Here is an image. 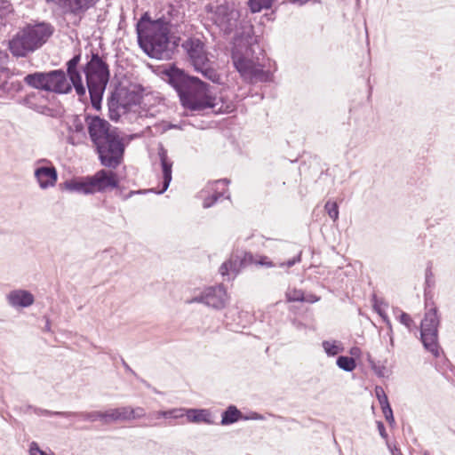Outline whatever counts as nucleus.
Masks as SVG:
<instances>
[{
  "instance_id": "3",
  "label": "nucleus",
  "mask_w": 455,
  "mask_h": 455,
  "mask_svg": "<svg viewBox=\"0 0 455 455\" xmlns=\"http://www.w3.org/2000/svg\"><path fill=\"white\" fill-rule=\"evenodd\" d=\"M60 189L71 194L92 196L105 193L118 186V175L114 171L100 169L92 175L72 177L60 183Z\"/></svg>"
},
{
  "instance_id": "6",
  "label": "nucleus",
  "mask_w": 455,
  "mask_h": 455,
  "mask_svg": "<svg viewBox=\"0 0 455 455\" xmlns=\"http://www.w3.org/2000/svg\"><path fill=\"white\" fill-rule=\"evenodd\" d=\"M433 298V291H424L426 312L420 323L419 333L420 341L425 350L431 353L434 357L437 358L440 355L438 328L441 323V316Z\"/></svg>"
},
{
  "instance_id": "30",
  "label": "nucleus",
  "mask_w": 455,
  "mask_h": 455,
  "mask_svg": "<svg viewBox=\"0 0 455 455\" xmlns=\"http://www.w3.org/2000/svg\"><path fill=\"white\" fill-rule=\"evenodd\" d=\"M185 411L186 408L184 407L172 408L169 410H161L158 415L162 416L163 419L168 420L167 425L172 426L174 424L172 422V420L184 418L186 415Z\"/></svg>"
},
{
  "instance_id": "16",
  "label": "nucleus",
  "mask_w": 455,
  "mask_h": 455,
  "mask_svg": "<svg viewBox=\"0 0 455 455\" xmlns=\"http://www.w3.org/2000/svg\"><path fill=\"white\" fill-rule=\"evenodd\" d=\"M38 166L35 169L34 175L43 189L53 187L58 180V172L53 164L46 159H38L36 163Z\"/></svg>"
},
{
  "instance_id": "10",
  "label": "nucleus",
  "mask_w": 455,
  "mask_h": 455,
  "mask_svg": "<svg viewBox=\"0 0 455 455\" xmlns=\"http://www.w3.org/2000/svg\"><path fill=\"white\" fill-rule=\"evenodd\" d=\"M82 70L85 75L86 84L108 85L109 83V66L98 52L91 51V58Z\"/></svg>"
},
{
  "instance_id": "59",
  "label": "nucleus",
  "mask_w": 455,
  "mask_h": 455,
  "mask_svg": "<svg viewBox=\"0 0 455 455\" xmlns=\"http://www.w3.org/2000/svg\"><path fill=\"white\" fill-rule=\"evenodd\" d=\"M320 300V297L315 295V294H313V293H310V294H306L305 293V301L304 302H307V303H315L317 301Z\"/></svg>"
},
{
  "instance_id": "44",
  "label": "nucleus",
  "mask_w": 455,
  "mask_h": 455,
  "mask_svg": "<svg viewBox=\"0 0 455 455\" xmlns=\"http://www.w3.org/2000/svg\"><path fill=\"white\" fill-rule=\"evenodd\" d=\"M385 405L381 406V411L383 412V415L385 417V419L389 424L390 427H393L395 424L394 413L392 407L389 403H384Z\"/></svg>"
},
{
  "instance_id": "27",
  "label": "nucleus",
  "mask_w": 455,
  "mask_h": 455,
  "mask_svg": "<svg viewBox=\"0 0 455 455\" xmlns=\"http://www.w3.org/2000/svg\"><path fill=\"white\" fill-rule=\"evenodd\" d=\"M243 412L234 404L228 405L221 412L220 425L229 426L242 420Z\"/></svg>"
},
{
  "instance_id": "7",
  "label": "nucleus",
  "mask_w": 455,
  "mask_h": 455,
  "mask_svg": "<svg viewBox=\"0 0 455 455\" xmlns=\"http://www.w3.org/2000/svg\"><path fill=\"white\" fill-rule=\"evenodd\" d=\"M256 265L263 267H275L276 264L266 255H254L251 251L232 253L219 268V273L226 281H233L248 266Z\"/></svg>"
},
{
  "instance_id": "37",
  "label": "nucleus",
  "mask_w": 455,
  "mask_h": 455,
  "mask_svg": "<svg viewBox=\"0 0 455 455\" xmlns=\"http://www.w3.org/2000/svg\"><path fill=\"white\" fill-rule=\"evenodd\" d=\"M24 86L19 80L16 81H4L0 83V91L3 93H18L23 90Z\"/></svg>"
},
{
  "instance_id": "41",
  "label": "nucleus",
  "mask_w": 455,
  "mask_h": 455,
  "mask_svg": "<svg viewBox=\"0 0 455 455\" xmlns=\"http://www.w3.org/2000/svg\"><path fill=\"white\" fill-rule=\"evenodd\" d=\"M286 299L289 302H304L305 291L300 289H292L286 292Z\"/></svg>"
},
{
  "instance_id": "22",
  "label": "nucleus",
  "mask_w": 455,
  "mask_h": 455,
  "mask_svg": "<svg viewBox=\"0 0 455 455\" xmlns=\"http://www.w3.org/2000/svg\"><path fill=\"white\" fill-rule=\"evenodd\" d=\"M68 416L66 419H70L72 418H78L84 421L95 422L100 420L104 425L109 424L108 410L101 411H67Z\"/></svg>"
},
{
  "instance_id": "64",
  "label": "nucleus",
  "mask_w": 455,
  "mask_h": 455,
  "mask_svg": "<svg viewBox=\"0 0 455 455\" xmlns=\"http://www.w3.org/2000/svg\"><path fill=\"white\" fill-rule=\"evenodd\" d=\"M228 182H229V180L227 179H220V180H215L214 184L215 185H219V184L227 185Z\"/></svg>"
},
{
  "instance_id": "28",
  "label": "nucleus",
  "mask_w": 455,
  "mask_h": 455,
  "mask_svg": "<svg viewBox=\"0 0 455 455\" xmlns=\"http://www.w3.org/2000/svg\"><path fill=\"white\" fill-rule=\"evenodd\" d=\"M109 424L116 421H131V406H122L108 410Z\"/></svg>"
},
{
  "instance_id": "20",
  "label": "nucleus",
  "mask_w": 455,
  "mask_h": 455,
  "mask_svg": "<svg viewBox=\"0 0 455 455\" xmlns=\"http://www.w3.org/2000/svg\"><path fill=\"white\" fill-rule=\"evenodd\" d=\"M7 301L10 306L15 308H25L33 305L34 295L27 290H13L7 295Z\"/></svg>"
},
{
  "instance_id": "50",
  "label": "nucleus",
  "mask_w": 455,
  "mask_h": 455,
  "mask_svg": "<svg viewBox=\"0 0 455 455\" xmlns=\"http://www.w3.org/2000/svg\"><path fill=\"white\" fill-rule=\"evenodd\" d=\"M29 455H54L53 453H47L43 451L36 442H32L29 444Z\"/></svg>"
},
{
  "instance_id": "53",
  "label": "nucleus",
  "mask_w": 455,
  "mask_h": 455,
  "mask_svg": "<svg viewBox=\"0 0 455 455\" xmlns=\"http://www.w3.org/2000/svg\"><path fill=\"white\" fill-rule=\"evenodd\" d=\"M265 417L256 411H250L248 414L243 413L242 420H263Z\"/></svg>"
},
{
  "instance_id": "17",
  "label": "nucleus",
  "mask_w": 455,
  "mask_h": 455,
  "mask_svg": "<svg viewBox=\"0 0 455 455\" xmlns=\"http://www.w3.org/2000/svg\"><path fill=\"white\" fill-rule=\"evenodd\" d=\"M55 94H68L72 92V85L68 81L62 68L47 71L46 91Z\"/></svg>"
},
{
  "instance_id": "8",
  "label": "nucleus",
  "mask_w": 455,
  "mask_h": 455,
  "mask_svg": "<svg viewBox=\"0 0 455 455\" xmlns=\"http://www.w3.org/2000/svg\"><path fill=\"white\" fill-rule=\"evenodd\" d=\"M100 164L108 169L116 170L124 161L125 144L118 131L93 145Z\"/></svg>"
},
{
  "instance_id": "24",
  "label": "nucleus",
  "mask_w": 455,
  "mask_h": 455,
  "mask_svg": "<svg viewBox=\"0 0 455 455\" xmlns=\"http://www.w3.org/2000/svg\"><path fill=\"white\" fill-rule=\"evenodd\" d=\"M71 118L72 124L74 125L73 130L78 137V140H76V137L74 135H68L67 137V142L69 145L76 146L82 143L84 139H86V132L84 129V124L78 115H73Z\"/></svg>"
},
{
  "instance_id": "29",
  "label": "nucleus",
  "mask_w": 455,
  "mask_h": 455,
  "mask_svg": "<svg viewBox=\"0 0 455 455\" xmlns=\"http://www.w3.org/2000/svg\"><path fill=\"white\" fill-rule=\"evenodd\" d=\"M107 105L108 108V117L113 122H118L121 115L120 109L122 108L121 102L116 100L115 94H109L107 99Z\"/></svg>"
},
{
  "instance_id": "13",
  "label": "nucleus",
  "mask_w": 455,
  "mask_h": 455,
  "mask_svg": "<svg viewBox=\"0 0 455 455\" xmlns=\"http://www.w3.org/2000/svg\"><path fill=\"white\" fill-rule=\"evenodd\" d=\"M182 47L195 71H201L200 68L211 63L208 54L204 51V44L200 39L188 38L182 44Z\"/></svg>"
},
{
  "instance_id": "42",
  "label": "nucleus",
  "mask_w": 455,
  "mask_h": 455,
  "mask_svg": "<svg viewBox=\"0 0 455 455\" xmlns=\"http://www.w3.org/2000/svg\"><path fill=\"white\" fill-rule=\"evenodd\" d=\"M435 285V281L434 274L432 272V267L429 264L425 270L424 291H432Z\"/></svg>"
},
{
  "instance_id": "47",
  "label": "nucleus",
  "mask_w": 455,
  "mask_h": 455,
  "mask_svg": "<svg viewBox=\"0 0 455 455\" xmlns=\"http://www.w3.org/2000/svg\"><path fill=\"white\" fill-rule=\"evenodd\" d=\"M35 97H36V93L32 92L31 94H28L26 97H24L21 100L20 103L30 109L38 110L39 106L37 104L34 103L32 100L33 98H35Z\"/></svg>"
},
{
  "instance_id": "56",
  "label": "nucleus",
  "mask_w": 455,
  "mask_h": 455,
  "mask_svg": "<svg viewBox=\"0 0 455 455\" xmlns=\"http://www.w3.org/2000/svg\"><path fill=\"white\" fill-rule=\"evenodd\" d=\"M387 446L392 455H403L400 448H398L395 444H391L388 441H387Z\"/></svg>"
},
{
  "instance_id": "4",
  "label": "nucleus",
  "mask_w": 455,
  "mask_h": 455,
  "mask_svg": "<svg viewBox=\"0 0 455 455\" xmlns=\"http://www.w3.org/2000/svg\"><path fill=\"white\" fill-rule=\"evenodd\" d=\"M239 11L230 8L228 4H220L216 7L214 23L225 35L229 36L235 32V41H243L246 44L251 46L252 44L257 42L254 27L250 21H239Z\"/></svg>"
},
{
  "instance_id": "39",
  "label": "nucleus",
  "mask_w": 455,
  "mask_h": 455,
  "mask_svg": "<svg viewBox=\"0 0 455 455\" xmlns=\"http://www.w3.org/2000/svg\"><path fill=\"white\" fill-rule=\"evenodd\" d=\"M373 308L376 311V313L381 317L382 323H385V324L387 325V335H391L393 330L391 321L387 313L378 305V299L375 295L373 296Z\"/></svg>"
},
{
  "instance_id": "54",
  "label": "nucleus",
  "mask_w": 455,
  "mask_h": 455,
  "mask_svg": "<svg viewBox=\"0 0 455 455\" xmlns=\"http://www.w3.org/2000/svg\"><path fill=\"white\" fill-rule=\"evenodd\" d=\"M376 425H377V428H378V431L379 433V435L386 440V442L387 441V438H388V435L386 431V427L384 425V423L381 421V420H377L376 421Z\"/></svg>"
},
{
  "instance_id": "40",
  "label": "nucleus",
  "mask_w": 455,
  "mask_h": 455,
  "mask_svg": "<svg viewBox=\"0 0 455 455\" xmlns=\"http://www.w3.org/2000/svg\"><path fill=\"white\" fill-rule=\"evenodd\" d=\"M324 210L333 221H337L339 220V208L337 202L329 200L324 205Z\"/></svg>"
},
{
  "instance_id": "46",
  "label": "nucleus",
  "mask_w": 455,
  "mask_h": 455,
  "mask_svg": "<svg viewBox=\"0 0 455 455\" xmlns=\"http://www.w3.org/2000/svg\"><path fill=\"white\" fill-rule=\"evenodd\" d=\"M82 52L79 50L76 53L73 55V57L66 62V68L74 69L79 68V63L81 61Z\"/></svg>"
},
{
  "instance_id": "18",
  "label": "nucleus",
  "mask_w": 455,
  "mask_h": 455,
  "mask_svg": "<svg viewBox=\"0 0 455 455\" xmlns=\"http://www.w3.org/2000/svg\"><path fill=\"white\" fill-rule=\"evenodd\" d=\"M100 0H61L60 7L66 14H71L78 17L77 21H74L75 26H78L85 13L92 8H94Z\"/></svg>"
},
{
  "instance_id": "15",
  "label": "nucleus",
  "mask_w": 455,
  "mask_h": 455,
  "mask_svg": "<svg viewBox=\"0 0 455 455\" xmlns=\"http://www.w3.org/2000/svg\"><path fill=\"white\" fill-rule=\"evenodd\" d=\"M24 28L28 32V36L37 50L47 43L55 31L54 27L44 20L26 23Z\"/></svg>"
},
{
  "instance_id": "11",
  "label": "nucleus",
  "mask_w": 455,
  "mask_h": 455,
  "mask_svg": "<svg viewBox=\"0 0 455 455\" xmlns=\"http://www.w3.org/2000/svg\"><path fill=\"white\" fill-rule=\"evenodd\" d=\"M144 91L141 84H131L129 86H124L121 82H117L110 94L116 95V100L121 102L122 108L127 112L132 107L140 105Z\"/></svg>"
},
{
  "instance_id": "60",
  "label": "nucleus",
  "mask_w": 455,
  "mask_h": 455,
  "mask_svg": "<svg viewBox=\"0 0 455 455\" xmlns=\"http://www.w3.org/2000/svg\"><path fill=\"white\" fill-rule=\"evenodd\" d=\"M240 43L243 44L246 47V54L251 55V59H253V53L254 50L252 49L255 44H257V47H259V44H258V41L251 44V46L246 44L243 41H239Z\"/></svg>"
},
{
  "instance_id": "1",
  "label": "nucleus",
  "mask_w": 455,
  "mask_h": 455,
  "mask_svg": "<svg viewBox=\"0 0 455 455\" xmlns=\"http://www.w3.org/2000/svg\"><path fill=\"white\" fill-rule=\"evenodd\" d=\"M162 78L176 92L185 109L200 112L215 107V98L209 95V84L175 63L164 68Z\"/></svg>"
},
{
  "instance_id": "57",
  "label": "nucleus",
  "mask_w": 455,
  "mask_h": 455,
  "mask_svg": "<svg viewBox=\"0 0 455 455\" xmlns=\"http://www.w3.org/2000/svg\"><path fill=\"white\" fill-rule=\"evenodd\" d=\"M120 360H121L122 365L125 369V371L131 373L136 379H139V375L130 367V365L125 362V360L123 357H120Z\"/></svg>"
},
{
  "instance_id": "32",
  "label": "nucleus",
  "mask_w": 455,
  "mask_h": 455,
  "mask_svg": "<svg viewBox=\"0 0 455 455\" xmlns=\"http://www.w3.org/2000/svg\"><path fill=\"white\" fill-rule=\"evenodd\" d=\"M28 411H32L37 416H45V417H60V418L66 419V416L69 415V414H67V411H50L47 409L36 407L31 404H28L26 407V412H28Z\"/></svg>"
},
{
  "instance_id": "45",
  "label": "nucleus",
  "mask_w": 455,
  "mask_h": 455,
  "mask_svg": "<svg viewBox=\"0 0 455 455\" xmlns=\"http://www.w3.org/2000/svg\"><path fill=\"white\" fill-rule=\"evenodd\" d=\"M302 251L300 250L295 256L286 261L275 263L276 267L290 268L301 261Z\"/></svg>"
},
{
  "instance_id": "58",
  "label": "nucleus",
  "mask_w": 455,
  "mask_h": 455,
  "mask_svg": "<svg viewBox=\"0 0 455 455\" xmlns=\"http://www.w3.org/2000/svg\"><path fill=\"white\" fill-rule=\"evenodd\" d=\"M290 3L298 4L299 6H303L307 4L308 2H311L313 4H321V0H289Z\"/></svg>"
},
{
  "instance_id": "43",
  "label": "nucleus",
  "mask_w": 455,
  "mask_h": 455,
  "mask_svg": "<svg viewBox=\"0 0 455 455\" xmlns=\"http://www.w3.org/2000/svg\"><path fill=\"white\" fill-rule=\"evenodd\" d=\"M224 192L214 191L211 196H207L203 201V207L204 209L211 208L213 206L222 196Z\"/></svg>"
},
{
  "instance_id": "26",
  "label": "nucleus",
  "mask_w": 455,
  "mask_h": 455,
  "mask_svg": "<svg viewBox=\"0 0 455 455\" xmlns=\"http://www.w3.org/2000/svg\"><path fill=\"white\" fill-rule=\"evenodd\" d=\"M86 87L88 89L92 107L96 111H100L101 109L103 95L107 85H98L96 84H86Z\"/></svg>"
},
{
  "instance_id": "14",
  "label": "nucleus",
  "mask_w": 455,
  "mask_h": 455,
  "mask_svg": "<svg viewBox=\"0 0 455 455\" xmlns=\"http://www.w3.org/2000/svg\"><path fill=\"white\" fill-rule=\"evenodd\" d=\"M8 49L16 58H26L37 51L24 27L20 28L8 42Z\"/></svg>"
},
{
  "instance_id": "48",
  "label": "nucleus",
  "mask_w": 455,
  "mask_h": 455,
  "mask_svg": "<svg viewBox=\"0 0 455 455\" xmlns=\"http://www.w3.org/2000/svg\"><path fill=\"white\" fill-rule=\"evenodd\" d=\"M158 413H160V411H152V412H149V413L146 414L145 418L148 420V423L145 424L144 426L145 427H148V426H151V427L159 426V424L156 423V420L163 419V418H162V416H159Z\"/></svg>"
},
{
  "instance_id": "61",
  "label": "nucleus",
  "mask_w": 455,
  "mask_h": 455,
  "mask_svg": "<svg viewBox=\"0 0 455 455\" xmlns=\"http://www.w3.org/2000/svg\"><path fill=\"white\" fill-rule=\"evenodd\" d=\"M140 382H141L147 388L151 389L154 393L158 394L159 392L156 387H153L150 383H148L146 379L140 378L137 379Z\"/></svg>"
},
{
  "instance_id": "38",
  "label": "nucleus",
  "mask_w": 455,
  "mask_h": 455,
  "mask_svg": "<svg viewBox=\"0 0 455 455\" xmlns=\"http://www.w3.org/2000/svg\"><path fill=\"white\" fill-rule=\"evenodd\" d=\"M275 0H248L251 12L257 13L264 9H270Z\"/></svg>"
},
{
  "instance_id": "2",
  "label": "nucleus",
  "mask_w": 455,
  "mask_h": 455,
  "mask_svg": "<svg viewBox=\"0 0 455 455\" xmlns=\"http://www.w3.org/2000/svg\"><path fill=\"white\" fill-rule=\"evenodd\" d=\"M171 28L172 22L164 15L153 20L148 12L142 13L135 26L140 48L151 59H172L176 45L172 43Z\"/></svg>"
},
{
  "instance_id": "23",
  "label": "nucleus",
  "mask_w": 455,
  "mask_h": 455,
  "mask_svg": "<svg viewBox=\"0 0 455 455\" xmlns=\"http://www.w3.org/2000/svg\"><path fill=\"white\" fill-rule=\"evenodd\" d=\"M187 420L190 423H204L207 425H214L216 422L212 419V412L209 409L204 408H186L185 411Z\"/></svg>"
},
{
  "instance_id": "36",
  "label": "nucleus",
  "mask_w": 455,
  "mask_h": 455,
  "mask_svg": "<svg viewBox=\"0 0 455 455\" xmlns=\"http://www.w3.org/2000/svg\"><path fill=\"white\" fill-rule=\"evenodd\" d=\"M367 361L371 369L373 371V372L378 378H388L389 371L387 369L384 363H377L376 361L371 356V355H368Z\"/></svg>"
},
{
  "instance_id": "49",
  "label": "nucleus",
  "mask_w": 455,
  "mask_h": 455,
  "mask_svg": "<svg viewBox=\"0 0 455 455\" xmlns=\"http://www.w3.org/2000/svg\"><path fill=\"white\" fill-rule=\"evenodd\" d=\"M375 394H376V397L379 403L380 407L385 405L384 403H389L388 397L381 387L377 386L375 387Z\"/></svg>"
},
{
  "instance_id": "34",
  "label": "nucleus",
  "mask_w": 455,
  "mask_h": 455,
  "mask_svg": "<svg viewBox=\"0 0 455 455\" xmlns=\"http://www.w3.org/2000/svg\"><path fill=\"white\" fill-rule=\"evenodd\" d=\"M337 366L347 371L352 372L356 368L355 359L347 355H339L336 360Z\"/></svg>"
},
{
  "instance_id": "9",
  "label": "nucleus",
  "mask_w": 455,
  "mask_h": 455,
  "mask_svg": "<svg viewBox=\"0 0 455 455\" xmlns=\"http://www.w3.org/2000/svg\"><path fill=\"white\" fill-rule=\"evenodd\" d=\"M158 157L160 161V166L162 170V180L160 182L161 188L156 190V188H151L148 190V192H153L156 195L164 194L169 188L172 180V166L173 162L168 156V151L164 147L162 143L158 145ZM116 190V196L121 197L124 201L128 200L133 195L136 194H145L147 191L144 190H131L129 193H124V188L120 186V180L118 179V186L116 188H113L110 190Z\"/></svg>"
},
{
  "instance_id": "33",
  "label": "nucleus",
  "mask_w": 455,
  "mask_h": 455,
  "mask_svg": "<svg viewBox=\"0 0 455 455\" xmlns=\"http://www.w3.org/2000/svg\"><path fill=\"white\" fill-rule=\"evenodd\" d=\"M200 68H201V71H196V72L201 73L204 78H206V79L210 80L211 82L217 84H222L220 75L217 72V70L215 68H213L211 66V63L208 65H204Z\"/></svg>"
},
{
  "instance_id": "25",
  "label": "nucleus",
  "mask_w": 455,
  "mask_h": 455,
  "mask_svg": "<svg viewBox=\"0 0 455 455\" xmlns=\"http://www.w3.org/2000/svg\"><path fill=\"white\" fill-rule=\"evenodd\" d=\"M24 83L28 86L39 90L46 91L47 71H35L25 76Z\"/></svg>"
},
{
  "instance_id": "31",
  "label": "nucleus",
  "mask_w": 455,
  "mask_h": 455,
  "mask_svg": "<svg viewBox=\"0 0 455 455\" xmlns=\"http://www.w3.org/2000/svg\"><path fill=\"white\" fill-rule=\"evenodd\" d=\"M322 347L325 354L330 357L336 356L337 355L344 351V347L342 343L338 340H323L322 342Z\"/></svg>"
},
{
  "instance_id": "12",
  "label": "nucleus",
  "mask_w": 455,
  "mask_h": 455,
  "mask_svg": "<svg viewBox=\"0 0 455 455\" xmlns=\"http://www.w3.org/2000/svg\"><path fill=\"white\" fill-rule=\"evenodd\" d=\"M84 121L87 124V131L92 145L108 137L117 132V128H112L111 124L106 119L100 116L86 114Z\"/></svg>"
},
{
  "instance_id": "19",
  "label": "nucleus",
  "mask_w": 455,
  "mask_h": 455,
  "mask_svg": "<svg viewBox=\"0 0 455 455\" xmlns=\"http://www.w3.org/2000/svg\"><path fill=\"white\" fill-rule=\"evenodd\" d=\"M206 306L216 310L226 307L228 303L229 296L223 284L209 286L205 288Z\"/></svg>"
},
{
  "instance_id": "62",
  "label": "nucleus",
  "mask_w": 455,
  "mask_h": 455,
  "mask_svg": "<svg viewBox=\"0 0 455 455\" xmlns=\"http://www.w3.org/2000/svg\"><path fill=\"white\" fill-rule=\"evenodd\" d=\"M349 353L352 355L351 357L353 358L359 357L361 355V349L358 347H353L350 348Z\"/></svg>"
},
{
  "instance_id": "63",
  "label": "nucleus",
  "mask_w": 455,
  "mask_h": 455,
  "mask_svg": "<svg viewBox=\"0 0 455 455\" xmlns=\"http://www.w3.org/2000/svg\"><path fill=\"white\" fill-rule=\"evenodd\" d=\"M44 319L45 321V325H44V331H47V332H51L52 329H51V320H50V318L48 316L44 315Z\"/></svg>"
},
{
  "instance_id": "51",
  "label": "nucleus",
  "mask_w": 455,
  "mask_h": 455,
  "mask_svg": "<svg viewBox=\"0 0 455 455\" xmlns=\"http://www.w3.org/2000/svg\"><path fill=\"white\" fill-rule=\"evenodd\" d=\"M398 320L402 324H403L404 326H406L409 329L413 324V320H412L411 316L408 313L403 312V311L401 312V314L398 317Z\"/></svg>"
},
{
  "instance_id": "35",
  "label": "nucleus",
  "mask_w": 455,
  "mask_h": 455,
  "mask_svg": "<svg viewBox=\"0 0 455 455\" xmlns=\"http://www.w3.org/2000/svg\"><path fill=\"white\" fill-rule=\"evenodd\" d=\"M13 12L12 4L7 0L0 1V29L8 23V17Z\"/></svg>"
},
{
  "instance_id": "21",
  "label": "nucleus",
  "mask_w": 455,
  "mask_h": 455,
  "mask_svg": "<svg viewBox=\"0 0 455 455\" xmlns=\"http://www.w3.org/2000/svg\"><path fill=\"white\" fill-rule=\"evenodd\" d=\"M80 68L68 69L65 71L69 84L72 85L81 102L86 100V87L84 85Z\"/></svg>"
},
{
  "instance_id": "5",
  "label": "nucleus",
  "mask_w": 455,
  "mask_h": 455,
  "mask_svg": "<svg viewBox=\"0 0 455 455\" xmlns=\"http://www.w3.org/2000/svg\"><path fill=\"white\" fill-rule=\"evenodd\" d=\"M231 59L235 70L249 84L271 83L277 70L275 61L267 59V63L259 62V57L249 59L243 53L232 51Z\"/></svg>"
},
{
  "instance_id": "52",
  "label": "nucleus",
  "mask_w": 455,
  "mask_h": 455,
  "mask_svg": "<svg viewBox=\"0 0 455 455\" xmlns=\"http://www.w3.org/2000/svg\"><path fill=\"white\" fill-rule=\"evenodd\" d=\"M131 413H132V420L145 418L146 414H147L145 411V409L142 407H136V408L131 407Z\"/></svg>"
},
{
  "instance_id": "55",
  "label": "nucleus",
  "mask_w": 455,
  "mask_h": 455,
  "mask_svg": "<svg viewBox=\"0 0 455 455\" xmlns=\"http://www.w3.org/2000/svg\"><path fill=\"white\" fill-rule=\"evenodd\" d=\"M188 303H202L206 305L205 289L203 291H201L199 295H196L193 297L191 299H189Z\"/></svg>"
}]
</instances>
